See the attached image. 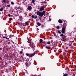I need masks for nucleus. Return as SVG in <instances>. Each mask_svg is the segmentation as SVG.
Wrapping results in <instances>:
<instances>
[{
	"mask_svg": "<svg viewBox=\"0 0 76 76\" xmlns=\"http://www.w3.org/2000/svg\"><path fill=\"white\" fill-rule=\"evenodd\" d=\"M66 28V24L64 23L63 24V27H62L61 32L62 34H65Z\"/></svg>",
	"mask_w": 76,
	"mask_h": 76,
	"instance_id": "1",
	"label": "nucleus"
},
{
	"mask_svg": "<svg viewBox=\"0 0 76 76\" xmlns=\"http://www.w3.org/2000/svg\"><path fill=\"white\" fill-rule=\"evenodd\" d=\"M45 13V11H43L42 12H41L39 11H37V14L38 16H40L41 17H42L43 16V14Z\"/></svg>",
	"mask_w": 76,
	"mask_h": 76,
	"instance_id": "2",
	"label": "nucleus"
},
{
	"mask_svg": "<svg viewBox=\"0 0 76 76\" xmlns=\"http://www.w3.org/2000/svg\"><path fill=\"white\" fill-rule=\"evenodd\" d=\"M36 51L35 52H34L32 54H30L29 55V58H31V57H33V56H34V55H35V54H36Z\"/></svg>",
	"mask_w": 76,
	"mask_h": 76,
	"instance_id": "3",
	"label": "nucleus"
},
{
	"mask_svg": "<svg viewBox=\"0 0 76 76\" xmlns=\"http://www.w3.org/2000/svg\"><path fill=\"white\" fill-rule=\"evenodd\" d=\"M31 62H30V61H29L28 62H28H26L25 63L26 66L27 67H29V66L31 65Z\"/></svg>",
	"mask_w": 76,
	"mask_h": 76,
	"instance_id": "4",
	"label": "nucleus"
},
{
	"mask_svg": "<svg viewBox=\"0 0 76 76\" xmlns=\"http://www.w3.org/2000/svg\"><path fill=\"white\" fill-rule=\"evenodd\" d=\"M39 11H41V12H42V11H43V10H44V6L41 7L40 8H39Z\"/></svg>",
	"mask_w": 76,
	"mask_h": 76,
	"instance_id": "5",
	"label": "nucleus"
},
{
	"mask_svg": "<svg viewBox=\"0 0 76 76\" xmlns=\"http://www.w3.org/2000/svg\"><path fill=\"white\" fill-rule=\"evenodd\" d=\"M32 7L31 6H28V7H27V9L28 10H29V11H31V10H32Z\"/></svg>",
	"mask_w": 76,
	"mask_h": 76,
	"instance_id": "6",
	"label": "nucleus"
},
{
	"mask_svg": "<svg viewBox=\"0 0 76 76\" xmlns=\"http://www.w3.org/2000/svg\"><path fill=\"white\" fill-rule=\"evenodd\" d=\"M17 9H20V10H23V8L22 7H20V6H19V7H18L17 8Z\"/></svg>",
	"mask_w": 76,
	"mask_h": 76,
	"instance_id": "7",
	"label": "nucleus"
},
{
	"mask_svg": "<svg viewBox=\"0 0 76 76\" xmlns=\"http://www.w3.org/2000/svg\"><path fill=\"white\" fill-rule=\"evenodd\" d=\"M31 4H33L34 5H35L36 4L35 3V0H32L31 1Z\"/></svg>",
	"mask_w": 76,
	"mask_h": 76,
	"instance_id": "8",
	"label": "nucleus"
},
{
	"mask_svg": "<svg viewBox=\"0 0 76 76\" xmlns=\"http://www.w3.org/2000/svg\"><path fill=\"white\" fill-rule=\"evenodd\" d=\"M45 48H46V49H47V50H50V49L51 48L50 47H48L47 45L45 46Z\"/></svg>",
	"mask_w": 76,
	"mask_h": 76,
	"instance_id": "9",
	"label": "nucleus"
},
{
	"mask_svg": "<svg viewBox=\"0 0 76 76\" xmlns=\"http://www.w3.org/2000/svg\"><path fill=\"white\" fill-rule=\"evenodd\" d=\"M58 22L59 23H63V21H62L61 20H58Z\"/></svg>",
	"mask_w": 76,
	"mask_h": 76,
	"instance_id": "10",
	"label": "nucleus"
},
{
	"mask_svg": "<svg viewBox=\"0 0 76 76\" xmlns=\"http://www.w3.org/2000/svg\"><path fill=\"white\" fill-rule=\"evenodd\" d=\"M66 49H68V47L69 46V45L67 44H66Z\"/></svg>",
	"mask_w": 76,
	"mask_h": 76,
	"instance_id": "11",
	"label": "nucleus"
},
{
	"mask_svg": "<svg viewBox=\"0 0 76 76\" xmlns=\"http://www.w3.org/2000/svg\"><path fill=\"white\" fill-rule=\"evenodd\" d=\"M66 38V36L64 35V36L62 37L61 39H65Z\"/></svg>",
	"mask_w": 76,
	"mask_h": 76,
	"instance_id": "12",
	"label": "nucleus"
},
{
	"mask_svg": "<svg viewBox=\"0 0 76 76\" xmlns=\"http://www.w3.org/2000/svg\"><path fill=\"white\" fill-rule=\"evenodd\" d=\"M3 38H6V39H9V38H7V37H3Z\"/></svg>",
	"mask_w": 76,
	"mask_h": 76,
	"instance_id": "13",
	"label": "nucleus"
},
{
	"mask_svg": "<svg viewBox=\"0 0 76 76\" xmlns=\"http://www.w3.org/2000/svg\"><path fill=\"white\" fill-rule=\"evenodd\" d=\"M37 25L38 26H40V25H41V24L39 22L37 23Z\"/></svg>",
	"mask_w": 76,
	"mask_h": 76,
	"instance_id": "14",
	"label": "nucleus"
},
{
	"mask_svg": "<svg viewBox=\"0 0 76 76\" xmlns=\"http://www.w3.org/2000/svg\"><path fill=\"white\" fill-rule=\"evenodd\" d=\"M22 53H23V49H22L21 51L20 52V54H22Z\"/></svg>",
	"mask_w": 76,
	"mask_h": 76,
	"instance_id": "15",
	"label": "nucleus"
},
{
	"mask_svg": "<svg viewBox=\"0 0 76 76\" xmlns=\"http://www.w3.org/2000/svg\"><path fill=\"white\" fill-rule=\"evenodd\" d=\"M2 2H3V3H6V0H3Z\"/></svg>",
	"mask_w": 76,
	"mask_h": 76,
	"instance_id": "16",
	"label": "nucleus"
},
{
	"mask_svg": "<svg viewBox=\"0 0 76 76\" xmlns=\"http://www.w3.org/2000/svg\"><path fill=\"white\" fill-rule=\"evenodd\" d=\"M56 28L58 29H59L60 28V26H57L56 27Z\"/></svg>",
	"mask_w": 76,
	"mask_h": 76,
	"instance_id": "17",
	"label": "nucleus"
},
{
	"mask_svg": "<svg viewBox=\"0 0 76 76\" xmlns=\"http://www.w3.org/2000/svg\"><path fill=\"white\" fill-rule=\"evenodd\" d=\"M25 23L26 24V25H27V26L29 25V23H28V22H26Z\"/></svg>",
	"mask_w": 76,
	"mask_h": 76,
	"instance_id": "18",
	"label": "nucleus"
},
{
	"mask_svg": "<svg viewBox=\"0 0 76 76\" xmlns=\"http://www.w3.org/2000/svg\"><path fill=\"white\" fill-rule=\"evenodd\" d=\"M46 44H49V45H50V42H47V43H46Z\"/></svg>",
	"mask_w": 76,
	"mask_h": 76,
	"instance_id": "19",
	"label": "nucleus"
},
{
	"mask_svg": "<svg viewBox=\"0 0 76 76\" xmlns=\"http://www.w3.org/2000/svg\"><path fill=\"white\" fill-rule=\"evenodd\" d=\"M0 11L1 12V11H3V9L2 8H1L0 9Z\"/></svg>",
	"mask_w": 76,
	"mask_h": 76,
	"instance_id": "20",
	"label": "nucleus"
},
{
	"mask_svg": "<svg viewBox=\"0 0 76 76\" xmlns=\"http://www.w3.org/2000/svg\"><path fill=\"white\" fill-rule=\"evenodd\" d=\"M63 76H68V75L66 73L64 74V75Z\"/></svg>",
	"mask_w": 76,
	"mask_h": 76,
	"instance_id": "21",
	"label": "nucleus"
},
{
	"mask_svg": "<svg viewBox=\"0 0 76 76\" xmlns=\"http://www.w3.org/2000/svg\"><path fill=\"white\" fill-rule=\"evenodd\" d=\"M28 41H27V42H28V43H31V42H32L29 41V39H28Z\"/></svg>",
	"mask_w": 76,
	"mask_h": 76,
	"instance_id": "22",
	"label": "nucleus"
},
{
	"mask_svg": "<svg viewBox=\"0 0 76 76\" xmlns=\"http://www.w3.org/2000/svg\"><path fill=\"white\" fill-rule=\"evenodd\" d=\"M42 41H43V40H42V39H40L39 41H40V42L41 43V42H42Z\"/></svg>",
	"mask_w": 76,
	"mask_h": 76,
	"instance_id": "23",
	"label": "nucleus"
},
{
	"mask_svg": "<svg viewBox=\"0 0 76 76\" xmlns=\"http://www.w3.org/2000/svg\"><path fill=\"white\" fill-rule=\"evenodd\" d=\"M63 54L64 55V56H66V53L65 52H63Z\"/></svg>",
	"mask_w": 76,
	"mask_h": 76,
	"instance_id": "24",
	"label": "nucleus"
},
{
	"mask_svg": "<svg viewBox=\"0 0 76 76\" xmlns=\"http://www.w3.org/2000/svg\"><path fill=\"white\" fill-rule=\"evenodd\" d=\"M37 18H38V17L37 16L35 15V17L34 16V18L36 19H37Z\"/></svg>",
	"mask_w": 76,
	"mask_h": 76,
	"instance_id": "25",
	"label": "nucleus"
},
{
	"mask_svg": "<svg viewBox=\"0 0 76 76\" xmlns=\"http://www.w3.org/2000/svg\"><path fill=\"white\" fill-rule=\"evenodd\" d=\"M12 37H13V35H10L9 36V38H12Z\"/></svg>",
	"mask_w": 76,
	"mask_h": 76,
	"instance_id": "26",
	"label": "nucleus"
},
{
	"mask_svg": "<svg viewBox=\"0 0 76 76\" xmlns=\"http://www.w3.org/2000/svg\"><path fill=\"white\" fill-rule=\"evenodd\" d=\"M11 4H12V5H14V2H13L11 1Z\"/></svg>",
	"mask_w": 76,
	"mask_h": 76,
	"instance_id": "27",
	"label": "nucleus"
},
{
	"mask_svg": "<svg viewBox=\"0 0 76 76\" xmlns=\"http://www.w3.org/2000/svg\"><path fill=\"white\" fill-rule=\"evenodd\" d=\"M26 56H29V55L28 53H26Z\"/></svg>",
	"mask_w": 76,
	"mask_h": 76,
	"instance_id": "28",
	"label": "nucleus"
},
{
	"mask_svg": "<svg viewBox=\"0 0 76 76\" xmlns=\"http://www.w3.org/2000/svg\"><path fill=\"white\" fill-rule=\"evenodd\" d=\"M10 7V5H7V6H6V7Z\"/></svg>",
	"mask_w": 76,
	"mask_h": 76,
	"instance_id": "29",
	"label": "nucleus"
},
{
	"mask_svg": "<svg viewBox=\"0 0 76 76\" xmlns=\"http://www.w3.org/2000/svg\"><path fill=\"white\" fill-rule=\"evenodd\" d=\"M53 35L54 37H56V33L55 32L53 33Z\"/></svg>",
	"mask_w": 76,
	"mask_h": 76,
	"instance_id": "30",
	"label": "nucleus"
},
{
	"mask_svg": "<svg viewBox=\"0 0 76 76\" xmlns=\"http://www.w3.org/2000/svg\"><path fill=\"white\" fill-rule=\"evenodd\" d=\"M64 35H63V34H61L60 35V37H62L64 36Z\"/></svg>",
	"mask_w": 76,
	"mask_h": 76,
	"instance_id": "31",
	"label": "nucleus"
},
{
	"mask_svg": "<svg viewBox=\"0 0 76 76\" xmlns=\"http://www.w3.org/2000/svg\"><path fill=\"white\" fill-rule=\"evenodd\" d=\"M41 16H40V17H39V20H41V19H42V18H41Z\"/></svg>",
	"mask_w": 76,
	"mask_h": 76,
	"instance_id": "32",
	"label": "nucleus"
},
{
	"mask_svg": "<svg viewBox=\"0 0 76 76\" xmlns=\"http://www.w3.org/2000/svg\"><path fill=\"white\" fill-rule=\"evenodd\" d=\"M31 17L32 18H35V16L34 15H32L31 16Z\"/></svg>",
	"mask_w": 76,
	"mask_h": 76,
	"instance_id": "33",
	"label": "nucleus"
},
{
	"mask_svg": "<svg viewBox=\"0 0 76 76\" xmlns=\"http://www.w3.org/2000/svg\"><path fill=\"white\" fill-rule=\"evenodd\" d=\"M8 57H9V56H6L5 58H8Z\"/></svg>",
	"mask_w": 76,
	"mask_h": 76,
	"instance_id": "34",
	"label": "nucleus"
},
{
	"mask_svg": "<svg viewBox=\"0 0 76 76\" xmlns=\"http://www.w3.org/2000/svg\"><path fill=\"white\" fill-rule=\"evenodd\" d=\"M11 42H12V43L13 44H14V42H13V41L12 40H11Z\"/></svg>",
	"mask_w": 76,
	"mask_h": 76,
	"instance_id": "35",
	"label": "nucleus"
},
{
	"mask_svg": "<svg viewBox=\"0 0 76 76\" xmlns=\"http://www.w3.org/2000/svg\"><path fill=\"white\" fill-rule=\"evenodd\" d=\"M58 34H61V32L60 31V30H58Z\"/></svg>",
	"mask_w": 76,
	"mask_h": 76,
	"instance_id": "36",
	"label": "nucleus"
},
{
	"mask_svg": "<svg viewBox=\"0 0 76 76\" xmlns=\"http://www.w3.org/2000/svg\"><path fill=\"white\" fill-rule=\"evenodd\" d=\"M32 47H33V45H34V43H32L31 44Z\"/></svg>",
	"mask_w": 76,
	"mask_h": 76,
	"instance_id": "37",
	"label": "nucleus"
},
{
	"mask_svg": "<svg viewBox=\"0 0 76 76\" xmlns=\"http://www.w3.org/2000/svg\"><path fill=\"white\" fill-rule=\"evenodd\" d=\"M23 24V23H22V22H20V25H22Z\"/></svg>",
	"mask_w": 76,
	"mask_h": 76,
	"instance_id": "38",
	"label": "nucleus"
},
{
	"mask_svg": "<svg viewBox=\"0 0 76 76\" xmlns=\"http://www.w3.org/2000/svg\"><path fill=\"white\" fill-rule=\"evenodd\" d=\"M17 23L18 25H20V22H18Z\"/></svg>",
	"mask_w": 76,
	"mask_h": 76,
	"instance_id": "39",
	"label": "nucleus"
},
{
	"mask_svg": "<svg viewBox=\"0 0 76 76\" xmlns=\"http://www.w3.org/2000/svg\"><path fill=\"white\" fill-rule=\"evenodd\" d=\"M59 37L58 36H56V38H58Z\"/></svg>",
	"mask_w": 76,
	"mask_h": 76,
	"instance_id": "40",
	"label": "nucleus"
},
{
	"mask_svg": "<svg viewBox=\"0 0 76 76\" xmlns=\"http://www.w3.org/2000/svg\"><path fill=\"white\" fill-rule=\"evenodd\" d=\"M12 18H9V20H12Z\"/></svg>",
	"mask_w": 76,
	"mask_h": 76,
	"instance_id": "41",
	"label": "nucleus"
},
{
	"mask_svg": "<svg viewBox=\"0 0 76 76\" xmlns=\"http://www.w3.org/2000/svg\"><path fill=\"white\" fill-rule=\"evenodd\" d=\"M43 3H45V4H47V2L44 1V2H43Z\"/></svg>",
	"mask_w": 76,
	"mask_h": 76,
	"instance_id": "42",
	"label": "nucleus"
},
{
	"mask_svg": "<svg viewBox=\"0 0 76 76\" xmlns=\"http://www.w3.org/2000/svg\"><path fill=\"white\" fill-rule=\"evenodd\" d=\"M49 21H51V18H49Z\"/></svg>",
	"mask_w": 76,
	"mask_h": 76,
	"instance_id": "43",
	"label": "nucleus"
},
{
	"mask_svg": "<svg viewBox=\"0 0 76 76\" xmlns=\"http://www.w3.org/2000/svg\"><path fill=\"white\" fill-rule=\"evenodd\" d=\"M32 48L33 50H34V48L33 47H32V48Z\"/></svg>",
	"mask_w": 76,
	"mask_h": 76,
	"instance_id": "44",
	"label": "nucleus"
},
{
	"mask_svg": "<svg viewBox=\"0 0 76 76\" xmlns=\"http://www.w3.org/2000/svg\"><path fill=\"white\" fill-rule=\"evenodd\" d=\"M24 73H28V72H26V71H24Z\"/></svg>",
	"mask_w": 76,
	"mask_h": 76,
	"instance_id": "45",
	"label": "nucleus"
},
{
	"mask_svg": "<svg viewBox=\"0 0 76 76\" xmlns=\"http://www.w3.org/2000/svg\"><path fill=\"white\" fill-rule=\"evenodd\" d=\"M8 16L10 17V16H11V15L10 14H8Z\"/></svg>",
	"mask_w": 76,
	"mask_h": 76,
	"instance_id": "46",
	"label": "nucleus"
},
{
	"mask_svg": "<svg viewBox=\"0 0 76 76\" xmlns=\"http://www.w3.org/2000/svg\"><path fill=\"white\" fill-rule=\"evenodd\" d=\"M29 59H28V58H27V59L26 60V61H28H28H29Z\"/></svg>",
	"mask_w": 76,
	"mask_h": 76,
	"instance_id": "47",
	"label": "nucleus"
},
{
	"mask_svg": "<svg viewBox=\"0 0 76 76\" xmlns=\"http://www.w3.org/2000/svg\"><path fill=\"white\" fill-rule=\"evenodd\" d=\"M50 39H52V37H50Z\"/></svg>",
	"mask_w": 76,
	"mask_h": 76,
	"instance_id": "48",
	"label": "nucleus"
},
{
	"mask_svg": "<svg viewBox=\"0 0 76 76\" xmlns=\"http://www.w3.org/2000/svg\"><path fill=\"white\" fill-rule=\"evenodd\" d=\"M42 28H44V25L42 26Z\"/></svg>",
	"mask_w": 76,
	"mask_h": 76,
	"instance_id": "49",
	"label": "nucleus"
},
{
	"mask_svg": "<svg viewBox=\"0 0 76 76\" xmlns=\"http://www.w3.org/2000/svg\"><path fill=\"white\" fill-rule=\"evenodd\" d=\"M8 44H10V42H8Z\"/></svg>",
	"mask_w": 76,
	"mask_h": 76,
	"instance_id": "50",
	"label": "nucleus"
},
{
	"mask_svg": "<svg viewBox=\"0 0 76 76\" xmlns=\"http://www.w3.org/2000/svg\"><path fill=\"white\" fill-rule=\"evenodd\" d=\"M74 29V30H75V31H76V28H75Z\"/></svg>",
	"mask_w": 76,
	"mask_h": 76,
	"instance_id": "51",
	"label": "nucleus"
},
{
	"mask_svg": "<svg viewBox=\"0 0 76 76\" xmlns=\"http://www.w3.org/2000/svg\"><path fill=\"white\" fill-rule=\"evenodd\" d=\"M38 30H39V28H37V31H38Z\"/></svg>",
	"mask_w": 76,
	"mask_h": 76,
	"instance_id": "52",
	"label": "nucleus"
},
{
	"mask_svg": "<svg viewBox=\"0 0 76 76\" xmlns=\"http://www.w3.org/2000/svg\"><path fill=\"white\" fill-rule=\"evenodd\" d=\"M41 3H42V4H43L44 3V2H41Z\"/></svg>",
	"mask_w": 76,
	"mask_h": 76,
	"instance_id": "53",
	"label": "nucleus"
},
{
	"mask_svg": "<svg viewBox=\"0 0 76 76\" xmlns=\"http://www.w3.org/2000/svg\"><path fill=\"white\" fill-rule=\"evenodd\" d=\"M2 50V48H0V50Z\"/></svg>",
	"mask_w": 76,
	"mask_h": 76,
	"instance_id": "54",
	"label": "nucleus"
},
{
	"mask_svg": "<svg viewBox=\"0 0 76 76\" xmlns=\"http://www.w3.org/2000/svg\"><path fill=\"white\" fill-rule=\"evenodd\" d=\"M65 52H67V51H66V50H65Z\"/></svg>",
	"mask_w": 76,
	"mask_h": 76,
	"instance_id": "55",
	"label": "nucleus"
},
{
	"mask_svg": "<svg viewBox=\"0 0 76 76\" xmlns=\"http://www.w3.org/2000/svg\"><path fill=\"white\" fill-rule=\"evenodd\" d=\"M36 27H38V26H36Z\"/></svg>",
	"mask_w": 76,
	"mask_h": 76,
	"instance_id": "56",
	"label": "nucleus"
},
{
	"mask_svg": "<svg viewBox=\"0 0 76 76\" xmlns=\"http://www.w3.org/2000/svg\"><path fill=\"white\" fill-rule=\"evenodd\" d=\"M73 48V47H71V48Z\"/></svg>",
	"mask_w": 76,
	"mask_h": 76,
	"instance_id": "57",
	"label": "nucleus"
},
{
	"mask_svg": "<svg viewBox=\"0 0 76 76\" xmlns=\"http://www.w3.org/2000/svg\"><path fill=\"white\" fill-rule=\"evenodd\" d=\"M24 3H25V2H22V3H23V4H24Z\"/></svg>",
	"mask_w": 76,
	"mask_h": 76,
	"instance_id": "58",
	"label": "nucleus"
},
{
	"mask_svg": "<svg viewBox=\"0 0 76 76\" xmlns=\"http://www.w3.org/2000/svg\"><path fill=\"white\" fill-rule=\"evenodd\" d=\"M14 9L16 10V7H15Z\"/></svg>",
	"mask_w": 76,
	"mask_h": 76,
	"instance_id": "59",
	"label": "nucleus"
},
{
	"mask_svg": "<svg viewBox=\"0 0 76 76\" xmlns=\"http://www.w3.org/2000/svg\"><path fill=\"white\" fill-rule=\"evenodd\" d=\"M48 30H50V29H49L48 30H47V31H48Z\"/></svg>",
	"mask_w": 76,
	"mask_h": 76,
	"instance_id": "60",
	"label": "nucleus"
},
{
	"mask_svg": "<svg viewBox=\"0 0 76 76\" xmlns=\"http://www.w3.org/2000/svg\"><path fill=\"white\" fill-rule=\"evenodd\" d=\"M4 57H6V56H4Z\"/></svg>",
	"mask_w": 76,
	"mask_h": 76,
	"instance_id": "61",
	"label": "nucleus"
},
{
	"mask_svg": "<svg viewBox=\"0 0 76 76\" xmlns=\"http://www.w3.org/2000/svg\"><path fill=\"white\" fill-rule=\"evenodd\" d=\"M43 15H44V16H45V14H44Z\"/></svg>",
	"mask_w": 76,
	"mask_h": 76,
	"instance_id": "62",
	"label": "nucleus"
},
{
	"mask_svg": "<svg viewBox=\"0 0 76 76\" xmlns=\"http://www.w3.org/2000/svg\"><path fill=\"white\" fill-rule=\"evenodd\" d=\"M41 76V75H38V76Z\"/></svg>",
	"mask_w": 76,
	"mask_h": 76,
	"instance_id": "63",
	"label": "nucleus"
},
{
	"mask_svg": "<svg viewBox=\"0 0 76 76\" xmlns=\"http://www.w3.org/2000/svg\"><path fill=\"white\" fill-rule=\"evenodd\" d=\"M56 44H58V42H56Z\"/></svg>",
	"mask_w": 76,
	"mask_h": 76,
	"instance_id": "64",
	"label": "nucleus"
}]
</instances>
